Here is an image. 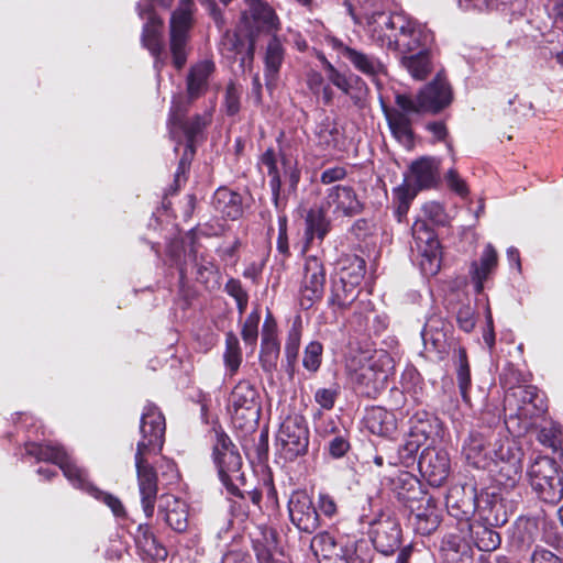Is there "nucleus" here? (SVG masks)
I'll list each match as a JSON object with an SVG mask.
<instances>
[{
  "mask_svg": "<svg viewBox=\"0 0 563 563\" xmlns=\"http://www.w3.org/2000/svg\"><path fill=\"white\" fill-rule=\"evenodd\" d=\"M453 101V91L444 71L424 85L416 97L409 93H396L394 108L383 107L393 136L404 146L413 145V117L423 113L437 114Z\"/></svg>",
  "mask_w": 563,
  "mask_h": 563,
  "instance_id": "nucleus-1",
  "label": "nucleus"
},
{
  "mask_svg": "<svg viewBox=\"0 0 563 563\" xmlns=\"http://www.w3.org/2000/svg\"><path fill=\"white\" fill-rule=\"evenodd\" d=\"M366 19L369 38L383 49L398 54L438 51L434 32L405 13L377 11Z\"/></svg>",
  "mask_w": 563,
  "mask_h": 563,
  "instance_id": "nucleus-2",
  "label": "nucleus"
},
{
  "mask_svg": "<svg viewBox=\"0 0 563 563\" xmlns=\"http://www.w3.org/2000/svg\"><path fill=\"white\" fill-rule=\"evenodd\" d=\"M165 429L166 424L163 413L155 405H146L141 416V439L136 444L134 455L141 504L146 518H152L154 515L158 493V477L152 460L163 449Z\"/></svg>",
  "mask_w": 563,
  "mask_h": 563,
  "instance_id": "nucleus-3",
  "label": "nucleus"
},
{
  "mask_svg": "<svg viewBox=\"0 0 563 563\" xmlns=\"http://www.w3.org/2000/svg\"><path fill=\"white\" fill-rule=\"evenodd\" d=\"M27 455L34 456L37 461L52 462L59 466L65 477L74 487L86 490L97 499L102 500L110 507L114 516L124 515V507L115 496L101 492L88 481L86 470L79 467L75 460L60 446L41 443H27L25 445Z\"/></svg>",
  "mask_w": 563,
  "mask_h": 563,
  "instance_id": "nucleus-4",
  "label": "nucleus"
},
{
  "mask_svg": "<svg viewBox=\"0 0 563 563\" xmlns=\"http://www.w3.org/2000/svg\"><path fill=\"white\" fill-rule=\"evenodd\" d=\"M310 549L321 563H371L372 553L366 541L336 540L327 531L316 534Z\"/></svg>",
  "mask_w": 563,
  "mask_h": 563,
  "instance_id": "nucleus-5",
  "label": "nucleus"
},
{
  "mask_svg": "<svg viewBox=\"0 0 563 563\" xmlns=\"http://www.w3.org/2000/svg\"><path fill=\"white\" fill-rule=\"evenodd\" d=\"M488 506L490 507L489 512H492L497 505L492 504L487 494L485 496L483 494L478 495L475 485L472 483L452 487L446 496V508L450 516L461 523L470 522V519L477 511L482 520L489 525H498L499 519L497 517L492 518L490 514H487Z\"/></svg>",
  "mask_w": 563,
  "mask_h": 563,
  "instance_id": "nucleus-6",
  "label": "nucleus"
},
{
  "mask_svg": "<svg viewBox=\"0 0 563 563\" xmlns=\"http://www.w3.org/2000/svg\"><path fill=\"white\" fill-rule=\"evenodd\" d=\"M212 455L223 486L231 495L243 497L240 490V485H244L245 482L244 474L241 472L242 457L223 431H216Z\"/></svg>",
  "mask_w": 563,
  "mask_h": 563,
  "instance_id": "nucleus-7",
  "label": "nucleus"
},
{
  "mask_svg": "<svg viewBox=\"0 0 563 563\" xmlns=\"http://www.w3.org/2000/svg\"><path fill=\"white\" fill-rule=\"evenodd\" d=\"M393 360L386 353L371 357L352 374V384L356 394L375 398L386 389L393 369Z\"/></svg>",
  "mask_w": 563,
  "mask_h": 563,
  "instance_id": "nucleus-8",
  "label": "nucleus"
},
{
  "mask_svg": "<svg viewBox=\"0 0 563 563\" xmlns=\"http://www.w3.org/2000/svg\"><path fill=\"white\" fill-rule=\"evenodd\" d=\"M532 489L545 503L556 504L563 497V476L553 459L538 456L528 468Z\"/></svg>",
  "mask_w": 563,
  "mask_h": 563,
  "instance_id": "nucleus-9",
  "label": "nucleus"
},
{
  "mask_svg": "<svg viewBox=\"0 0 563 563\" xmlns=\"http://www.w3.org/2000/svg\"><path fill=\"white\" fill-rule=\"evenodd\" d=\"M276 444L283 459L292 462L303 456L309 448V429L306 419L300 415L287 417L280 424Z\"/></svg>",
  "mask_w": 563,
  "mask_h": 563,
  "instance_id": "nucleus-10",
  "label": "nucleus"
},
{
  "mask_svg": "<svg viewBox=\"0 0 563 563\" xmlns=\"http://www.w3.org/2000/svg\"><path fill=\"white\" fill-rule=\"evenodd\" d=\"M172 2L173 0H145L144 3L137 4L140 18L146 20L143 25L142 44L155 57L154 67L157 71L165 64V58L162 57L164 53L163 21L155 13L153 5L158 4L163 8H168Z\"/></svg>",
  "mask_w": 563,
  "mask_h": 563,
  "instance_id": "nucleus-11",
  "label": "nucleus"
},
{
  "mask_svg": "<svg viewBox=\"0 0 563 563\" xmlns=\"http://www.w3.org/2000/svg\"><path fill=\"white\" fill-rule=\"evenodd\" d=\"M497 439L489 428L472 430L462 445V454L465 461L475 468H488L497 460L499 443H508Z\"/></svg>",
  "mask_w": 563,
  "mask_h": 563,
  "instance_id": "nucleus-12",
  "label": "nucleus"
},
{
  "mask_svg": "<svg viewBox=\"0 0 563 563\" xmlns=\"http://www.w3.org/2000/svg\"><path fill=\"white\" fill-rule=\"evenodd\" d=\"M192 0H180L173 12L169 23V48L173 64L177 69L184 67L187 60L186 44L192 25Z\"/></svg>",
  "mask_w": 563,
  "mask_h": 563,
  "instance_id": "nucleus-13",
  "label": "nucleus"
},
{
  "mask_svg": "<svg viewBox=\"0 0 563 563\" xmlns=\"http://www.w3.org/2000/svg\"><path fill=\"white\" fill-rule=\"evenodd\" d=\"M412 236L420 267L424 275H435L440 269V243L435 232L426 221H416L412 225Z\"/></svg>",
  "mask_w": 563,
  "mask_h": 563,
  "instance_id": "nucleus-14",
  "label": "nucleus"
},
{
  "mask_svg": "<svg viewBox=\"0 0 563 563\" xmlns=\"http://www.w3.org/2000/svg\"><path fill=\"white\" fill-rule=\"evenodd\" d=\"M497 455V460L492 464L496 467L494 479L504 489H512L521 479L522 452L510 442L499 443Z\"/></svg>",
  "mask_w": 563,
  "mask_h": 563,
  "instance_id": "nucleus-15",
  "label": "nucleus"
},
{
  "mask_svg": "<svg viewBox=\"0 0 563 563\" xmlns=\"http://www.w3.org/2000/svg\"><path fill=\"white\" fill-rule=\"evenodd\" d=\"M325 268L323 262L317 256H308L303 264L300 283V306L309 309L320 300L324 294Z\"/></svg>",
  "mask_w": 563,
  "mask_h": 563,
  "instance_id": "nucleus-16",
  "label": "nucleus"
},
{
  "mask_svg": "<svg viewBox=\"0 0 563 563\" xmlns=\"http://www.w3.org/2000/svg\"><path fill=\"white\" fill-rule=\"evenodd\" d=\"M334 48L342 58L349 60L354 69L371 78L378 88L382 86L380 79L388 75V69L378 57L345 45L342 42H335Z\"/></svg>",
  "mask_w": 563,
  "mask_h": 563,
  "instance_id": "nucleus-17",
  "label": "nucleus"
},
{
  "mask_svg": "<svg viewBox=\"0 0 563 563\" xmlns=\"http://www.w3.org/2000/svg\"><path fill=\"white\" fill-rule=\"evenodd\" d=\"M291 522L302 532L312 533L320 527V515L306 490H296L288 500Z\"/></svg>",
  "mask_w": 563,
  "mask_h": 563,
  "instance_id": "nucleus-18",
  "label": "nucleus"
},
{
  "mask_svg": "<svg viewBox=\"0 0 563 563\" xmlns=\"http://www.w3.org/2000/svg\"><path fill=\"white\" fill-rule=\"evenodd\" d=\"M407 509L409 521L417 533L429 536L438 529L441 522V509L432 496L422 495L417 503L409 504Z\"/></svg>",
  "mask_w": 563,
  "mask_h": 563,
  "instance_id": "nucleus-19",
  "label": "nucleus"
},
{
  "mask_svg": "<svg viewBox=\"0 0 563 563\" xmlns=\"http://www.w3.org/2000/svg\"><path fill=\"white\" fill-rule=\"evenodd\" d=\"M471 522H459L457 531L446 534L442 550L449 563H471L473 561Z\"/></svg>",
  "mask_w": 563,
  "mask_h": 563,
  "instance_id": "nucleus-20",
  "label": "nucleus"
},
{
  "mask_svg": "<svg viewBox=\"0 0 563 563\" xmlns=\"http://www.w3.org/2000/svg\"><path fill=\"white\" fill-rule=\"evenodd\" d=\"M257 399V390L250 382H239L229 398V405L233 409V419L242 418L250 423L255 422L260 413Z\"/></svg>",
  "mask_w": 563,
  "mask_h": 563,
  "instance_id": "nucleus-21",
  "label": "nucleus"
},
{
  "mask_svg": "<svg viewBox=\"0 0 563 563\" xmlns=\"http://www.w3.org/2000/svg\"><path fill=\"white\" fill-rule=\"evenodd\" d=\"M418 467L430 485L440 486L450 473L449 454L444 450L426 448L419 456Z\"/></svg>",
  "mask_w": 563,
  "mask_h": 563,
  "instance_id": "nucleus-22",
  "label": "nucleus"
},
{
  "mask_svg": "<svg viewBox=\"0 0 563 563\" xmlns=\"http://www.w3.org/2000/svg\"><path fill=\"white\" fill-rule=\"evenodd\" d=\"M517 401V416L520 419H533L547 410L544 394L534 386H519L506 396V402Z\"/></svg>",
  "mask_w": 563,
  "mask_h": 563,
  "instance_id": "nucleus-23",
  "label": "nucleus"
},
{
  "mask_svg": "<svg viewBox=\"0 0 563 563\" xmlns=\"http://www.w3.org/2000/svg\"><path fill=\"white\" fill-rule=\"evenodd\" d=\"M371 538L378 552L384 555H391L400 549V525L390 517L380 519L372 526Z\"/></svg>",
  "mask_w": 563,
  "mask_h": 563,
  "instance_id": "nucleus-24",
  "label": "nucleus"
},
{
  "mask_svg": "<svg viewBox=\"0 0 563 563\" xmlns=\"http://www.w3.org/2000/svg\"><path fill=\"white\" fill-rule=\"evenodd\" d=\"M325 200L329 207H333V213L344 217L357 216L364 208L355 190L350 186L331 187L327 192Z\"/></svg>",
  "mask_w": 563,
  "mask_h": 563,
  "instance_id": "nucleus-25",
  "label": "nucleus"
},
{
  "mask_svg": "<svg viewBox=\"0 0 563 563\" xmlns=\"http://www.w3.org/2000/svg\"><path fill=\"white\" fill-rule=\"evenodd\" d=\"M440 162L434 157H421L411 163L409 174L406 176L408 185H413L415 190L434 187L440 179Z\"/></svg>",
  "mask_w": 563,
  "mask_h": 563,
  "instance_id": "nucleus-26",
  "label": "nucleus"
},
{
  "mask_svg": "<svg viewBox=\"0 0 563 563\" xmlns=\"http://www.w3.org/2000/svg\"><path fill=\"white\" fill-rule=\"evenodd\" d=\"M438 51H420L399 54L400 66L418 81L426 80L434 70Z\"/></svg>",
  "mask_w": 563,
  "mask_h": 563,
  "instance_id": "nucleus-27",
  "label": "nucleus"
},
{
  "mask_svg": "<svg viewBox=\"0 0 563 563\" xmlns=\"http://www.w3.org/2000/svg\"><path fill=\"white\" fill-rule=\"evenodd\" d=\"M280 353V344L277 339V330L274 321L267 318L262 329V342L260 363L265 373L272 374L277 369Z\"/></svg>",
  "mask_w": 563,
  "mask_h": 563,
  "instance_id": "nucleus-28",
  "label": "nucleus"
},
{
  "mask_svg": "<svg viewBox=\"0 0 563 563\" xmlns=\"http://www.w3.org/2000/svg\"><path fill=\"white\" fill-rule=\"evenodd\" d=\"M421 336L424 350L433 353L437 358L442 360L448 353L445 323L440 317H431L427 320Z\"/></svg>",
  "mask_w": 563,
  "mask_h": 563,
  "instance_id": "nucleus-29",
  "label": "nucleus"
},
{
  "mask_svg": "<svg viewBox=\"0 0 563 563\" xmlns=\"http://www.w3.org/2000/svg\"><path fill=\"white\" fill-rule=\"evenodd\" d=\"M216 70L211 59H202L189 69L186 78L187 95L190 99H198L205 95L209 87V79Z\"/></svg>",
  "mask_w": 563,
  "mask_h": 563,
  "instance_id": "nucleus-30",
  "label": "nucleus"
},
{
  "mask_svg": "<svg viewBox=\"0 0 563 563\" xmlns=\"http://www.w3.org/2000/svg\"><path fill=\"white\" fill-rule=\"evenodd\" d=\"M498 265V254L495 247L488 243L485 245L479 260L471 264L470 274L474 283L475 291L481 294L484 289V283L496 271Z\"/></svg>",
  "mask_w": 563,
  "mask_h": 563,
  "instance_id": "nucleus-31",
  "label": "nucleus"
},
{
  "mask_svg": "<svg viewBox=\"0 0 563 563\" xmlns=\"http://www.w3.org/2000/svg\"><path fill=\"white\" fill-rule=\"evenodd\" d=\"M364 424L371 433L379 437H390L397 430L395 415L379 406L366 410Z\"/></svg>",
  "mask_w": 563,
  "mask_h": 563,
  "instance_id": "nucleus-32",
  "label": "nucleus"
},
{
  "mask_svg": "<svg viewBox=\"0 0 563 563\" xmlns=\"http://www.w3.org/2000/svg\"><path fill=\"white\" fill-rule=\"evenodd\" d=\"M159 514L164 521L176 532H185L188 528V505L174 496H166L159 505Z\"/></svg>",
  "mask_w": 563,
  "mask_h": 563,
  "instance_id": "nucleus-33",
  "label": "nucleus"
},
{
  "mask_svg": "<svg viewBox=\"0 0 563 563\" xmlns=\"http://www.w3.org/2000/svg\"><path fill=\"white\" fill-rule=\"evenodd\" d=\"M253 550L258 563H285L275 556L277 537L273 529L258 528L252 538Z\"/></svg>",
  "mask_w": 563,
  "mask_h": 563,
  "instance_id": "nucleus-34",
  "label": "nucleus"
},
{
  "mask_svg": "<svg viewBox=\"0 0 563 563\" xmlns=\"http://www.w3.org/2000/svg\"><path fill=\"white\" fill-rule=\"evenodd\" d=\"M285 57V49L280 40L272 36L267 43L265 52V85L267 90L272 91L276 86L279 69Z\"/></svg>",
  "mask_w": 563,
  "mask_h": 563,
  "instance_id": "nucleus-35",
  "label": "nucleus"
},
{
  "mask_svg": "<svg viewBox=\"0 0 563 563\" xmlns=\"http://www.w3.org/2000/svg\"><path fill=\"white\" fill-rule=\"evenodd\" d=\"M212 113L205 111L201 114H195L186 118L181 123L176 125V135L181 133L186 139V146L190 151V155L195 154V144L199 137H202L203 130L211 123Z\"/></svg>",
  "mask_w": 563,
  "mask_h": 563,
  "instance_id": "nucleus-36",
  "label": "nucleus"
},
{
  "mask_svg": "<svg viewBox=\"0 0 563 563\" xmlns=\"http://www.w3.org/2000/svg\"><path fill=\"white\" fill-rule=\"evenodd\" d=\"M391 489L396 498L404 504L406 508L409 504L417 503V499L427 493L422 492L420 482L408 472H401L391 481Z\"/></svg>",
  "mask_w": 563,
  "mask_h": 563,
  "instance_id": "nucleus-37",
  "label": "nucleus"
},
{
  "mask_svg": "<svg viewBox=\"0 0 563 563\" xmlns=\"http://www.w3.org/2000/svg\"><path fill=\"white\" fill-rule=\"evenodd\" d=\"M212 206L225 219L236 220L243 213L242 197L227 187H220L216 190Z\"/></svg>",
  "mask_w": 563,
  "mask_h": 563,
  "instance_id": "nucleus-38",
  "label": "nucleus"
},
{
  "mask_svg": "<svg viewBox=\"0 0 563 563\" xmlns=\"http://www.w3.org/2000/svg\"><path fill=\"white\" fill-rule=\"evenodd\" d=\"M305 245L303 252L312 244L314 239L320 242L327 236L331 230V222L322 208L310 209L305 219Z\"/></svg>",
  "mask_w": 563,
  "mask_h": 563,
  "instance_id": "nucleus-39",
  "label": "nucleus"
},
{
  "mask_svg": "<svg viewBox=\"0 0 563 563\" xmlns=\"http://www.w3.org/2000/svg\"><path fill=\"white\" fill-rule=\"evenodd\" d=\"M255 42L251 38L247 43L235 32L227 31L222 37L220 49L228 58H235L240 54H244L241 58V65L245 60H253Z\"/></svg>",
  "mask_w": 563,
  "mask_h": 563,
  "instance_id": "nucleus-40",
  "label": "nucleus"
},
{
  "mask_svg": "<svg viewBox=\"0 0 563 563\" xmlns=\"http://www.w3.org/2000/svg\"><path fill=\"white\" fill-rule=\"evenodd\" d=\"M250 13L260 31L272 32L277 29L278 19L267 0H246Z\"/></svg>",
  "mask_w": 563,
  "mask_h": 563,
  "instance_id": "nucleus-41",
  "label": "nucleus"
},
{
  "mask_svg": "<svg viewBox=\"0 0 563 563\" xmlns=\"http://www.w3.org/2000/svg\"><path fill=\"white\" fill-rule=\"evenodd\" d=\"M358 295L357 285L350 283L346 276H340L333 282L329 303L344 310L349 308Z\"/></svg>",
  "mask_w": 563,
  "mask_h": 563,
  "instance_id": "nucleus-42",
  "label": "nucleus"
},
{
  "mask_svg": "<svg viewBox=\"0 0 563 563\" xmlns=\"http://www.w3.org/2000/svg\"><path fill=\"white\" fill-rule=\"evenodd\" d=\"M473 534L472 547L475 545L478 550L489 552L496 550L500 544L499 534L493 530L485 521V523H471Z\"/></svg>",
  "mask_w": 563,
  "mask_h": 563,
  "instance_id": "nucleus-43",
  "label": "nucleus"
},
{
  "mask_svg": "<svg viewBox=\"0 0 563 563\" xmlns=\"http://www.w3.org/2000/svg\"><path fill=\"white\" fill-rule=\"evenodd\" d=\"M453 361L461 396L465 402H470L468 390L472 386V379L466 350L462 346L455 349Z\"/></svg>",
  "mask_w": 563,
  "mask_h": 563,
  "instance_id": "nucleus-44",
  "label": "nucleus"
},
{
  "mask_svg": "<svg viewBox=\"0 0 563 563\" xmlns=\"http://www.w3.org/2000/svg\"><path fill=\"white\" fill-rule=\"evenodd\" d=\"M314 136L317 145L323 151L340 148L341 133L329 118H325L317 125Z\"/></svg>",
  "mask_w": 563,
  "mask_h": 563,
  "instance_id": "nucleus-45",
  "label": "nucleus"
},
{
  "mask_svg": "<svg viewBox=\"0 0 563 563\" xmlns=\"http://www.w3.org/2000/svg\"><path fill=\"white\" fill-rule=\"evenodd\" d=\"M135 540L137 545L152 558L164 559L167 554L165 548L157 542L147 523L139 526Z\"/></svg>",
  "mask_w": 563,
  "mask_h": 563,
  "instance_id": "nucleus-46",
  "label": "nucleus"
},
{
  "mask_svg": "<svg viewBox=\"0 0 563 563\" xmlns=\"http://www.w3.org/2000/svg\"><path fill=\"white\" fill-rule=\"evenodd\" d=\"M224 363L230 372V375H234L242 362V352L240 349L239 339L233 333H228L225 338V352Z\"/></svg>",
  "mask_w": 563,
  "mask_h": 563,
  "instance_id": "nucleus-47",
  "label": "nucleus"
},
{
  "mask_svg": "<svg viewBox=\"0 0 563 563\" xmlns=\"http://www.w3.org/2000/svg\"><path fill=\"white\" fill-rule=\"evenodd\" d=\"M416 194L417 190L407 185H401L394 189V203L396 205L395 216L398 222H401L406 218Z\"/></svg>",
  "mask_w": 563,
  "mask_h": 563,
  "instance_id": "nucleus-48",
  "label": "nucleus"
},
{
  "mask_svg": "<svg viewBox=\"0 0 563 563\" xmlns=\"http://www.w3.org/2000/svg\"><path fill=\"white\" fill-rule=\"evenodd\" d=\"M194 100L195 99H190L188 96L187 99L178 97L173 100L168 119V128L172 137H176V125L186 119V114Z\"/></svg>",
  "mask_w": 563,
  "mask_h": 563,
  "instance_id": "nucleus-49",
  "label": "nucleus"
},
{
  "mask_svg": "<svg viewBox=\"0 0 563 563\" xmlns=\"http://www.w3.org/2000/svg\"><path fill=\"white\" fill-rule=\"evenodd\" d=\"M301 333L297 328L290 329L285 344L286 371L292 375L300 347Z\"/></svg>",
  "mask_w": 563,
  "mask_h": 563,
  "instance_id": "nucleus-50",
  "label": "nucleus"
},
{
  "mask_svg": "<svg viewBox=\"0 0 563 563\" xmlns=\"http://www.w3.org/2000/svg\"><path fill=\"white\" fill-rule=\"evenodd\" d=\"M562 429L559 423L550 421L545 423L538 433V440L544 446H548L556 452L561 448Z\"/></svg>",
  "mask_w": 563,
  "mask_h": 563,
  "instance_id": "nucleus-51",
  "label": "nucleus"
},
{
  "mask_svg": "<svg viewBox=\"0 0 563 563\" xmlns=\"http://www.w3.org/2000/svg\"><path fill=\"white\" fill-rule=\"evenodd\" d=\"M430 432L429 413L424 410H418L409 419V437L427 439Z\"/></svg>",
  "mask_w": 563,
  "mask_h": 563,
  "instance_id": "nucleus-52",
  "label": "nucleus"
},
{
  "mask_svg": "<svg viewBox=\"0 0 563 563\" xmlns=\"http://www.w3.org/2000/svg\"><path fill=\"white\" fill-rule=\"evenodd\" d=\"M224 291L234 298L239 314L242 316L249 303V294L239 279L230 278L224 285Z\"/></svg>",
  "mask_w": 563,
  "mask_h": 563,
  "instance_id": "nucleus-53",
  "label": "nucleus"
},
{
  "mask_svg": "<svg viewBox=\"0 0 563 563\" xmlns=\"http://www.w3.org/2000/svg\"><path fill=\"white\" fill-rule=\"evenodd\" d=\"M322 352H323V346L320 342H318V341L310 342L305 349V354H303V360H302L303 367L311 373H316L321 365Z\"/></svg>",
  "mask_w": 563,
  "mask_h": 563,
  "instance_id": "nucleus-54",
  "label": "nucleus"
},
{
  "mask_svg": "<svg viewBox=\"0 0 563 563\" xmlns=\"http://www.w3.org/2000/svg\"><path fill=\"white\" fill-rule=\"evenodd\" d=\"M349 262L350 266L343 267L340 276H346L350 283L358 285L365 275L366 262L357 255L351 256Z\"/></svg>",
  "mask_w": 563,
  "mask_h": 563,
  "instance_id": "nucleus-55",
  "label": "nucleus"
},
{
  "mask_svg": "<svg viewBox=\"0 0 563 563\" xmlns=\"http://www.w3.org/2000/svg\"><path fill=\"white\" fill-rule=\"evenodd\" d=\"M260 318V313L257 311H253L246 317L242 327V339L245 344L252 346V350H254L257 342Z\"/></svg>",
  "mask_w": 563,
  "mask_h": 563,
  "instance_id": "nucleus-56",
  "label": "nucleus"
},
{
  "mask_svg": "<svg viewBox=\"0 0 563 563\" xmlns=\"http://www.w3.org/2000/svg\"><path fill=\"white\" fill-rule=\"evenodd\" d=\"M261 164L266 167L267 174L271 177L269 187H274L277 189V184L282 183L278 167H277V156L273 148H267L261 156Z\"/></svg>",
  "mask_w": 563,
  "mask_h": 563,
  "instance_id": "nucleus-57",
  "label": "nucleus"
},
{
  "mask_svg": "<svg viewBox=\"0 0 563 563\" xmlns=\"http://www.w3.org/2000/svg\"><path fill=\"white\" fill-rule=\"evenodd\" d=\"M340 394L338 385L328 388H319L314 393V401L324 410L333 409L336 398Z\"/></svg>",
  "mask_w": 563,
  "mask_h": 563,
  "instance_id": "nucleus-58",
  "label": "nucleus"
},
{
  "mask_svg": "<svg viewBox=\"0 0 563 563\" xmlns=\"http://www.w3.org/2000/svg\"><path fill=\"white\" fill-rule=\"evenodd\" d=\"M324 69L329 81L339 88L343 93L350 92V80L345 74L339 71L329 60L323 59Z\"/></svg>",
  "mask_w": 563,
  "mask_h": 563,
  "instance_id": "nucleus-59",
  "label": "nucleus"
},
{
  "mask_svg": "<svg viewBox=\"0 0 563 563\" xmlns=\"http://www.w3.org/2000/svg\"><path fill=\"white\" fill-rule=\"evenodd\" d=\"M241 89L234 84L229 82L225 88L224 107L229 115H235L240 111Z\"/></svg>",
  "mask_w": 563,
  "mask_h": 563,
  "instance_id": "nucleus-60",
  "label": "nucleus"
},
{
  "mask_svg": "<svg viewBox=\"0 0 563 563\" xmlns=\"http://www.w3.org/2000/svg\"><path fill=\"white\" fill-rule=\"evenodd\" d=\"M277 251L285 258L290 256L289 241L287 234V217L285 214L278 216V236L276 242Z\"/></svg>",
  "mask_w": 563,
  "mask_h": 563,
  "instance_id": "nucleus-61",
  "label": "nucleus"
},
{
  "mask_svg": "<svg viewBox=\"0 0 563 563\" xmlns=\"http://www.w3.org/2000/svg\"><path fill=\"white\" fill-rule=\"evenodd\" d=\"M456 321L463 331L471 332L476 324L474 308L468 305L460 307L456 313Z\"/></svg>",
  "mask_w": 563,
  "mask_h": 563,
  "instance_id": "nucleus-62",
  "label": "nucleus"
},
{
  "mask_svg": "<svg viewBox=\"0 0 563 563\" xmlns=\"http://www.w3.org/2000/svg\"><path fill=\"white\" fill-rule=\"evenodd\" d=\"M424 216L435 224L444 225L446 223V214L442 205L435 201L427 202L423 208Z\"/></svg>",
  "mask_w": 563,
  "mask_h": 563,
  "instance_id": "nucleus-63",
  "label": "nucleus"
},
{
  "mask_svg": "<svg viewBox=\"0 0 563 563\" xmlns=\"http://www.w3.org/2000/svg\"><path fill=\"white\" fill-rule=\"evenodd\" d=\"M350 449V442L344 434H335L328 443L329 454L334 459H340Z\"/></svg>",
  "mask_w": 563,
  "mask_h": 563,
  "instance_id": "nucleus-64",
  "label": "nucleus"
}]
</instances>
